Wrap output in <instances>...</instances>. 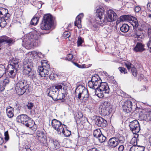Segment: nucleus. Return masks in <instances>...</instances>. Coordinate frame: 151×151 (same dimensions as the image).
Segmentation results:
<instances>
[{
    "instance_id": "f8f14e48",
    "label": "nucleus",
    "mask_w": 151,
    "mask_h": 151,
    "mask_svg": "<svg viewBox=\"0 0 151 151\" xmlns=\"http://www.w3.org/2000/svg\"><path fill=\"white\" fill-rule=\"evenodd\" d=\"M62 86H62V88L60 89L59 92V94L58 95V96H57V98L55 99V100H62V101H63L64 100V99H63L68 94V86L66 84L64 83H63Z\"/></svg>"
},
{
    "instance_id": "4be33fe9",
    "label": "nucleus",
    "mask_w": 151,
    "mask_h": 151,
    "mask_svg": "<svg viewBox=\"0 0 151 151\" xmlns=\"http://www.w3.org/2000/svg\"><path fill=\"white\" fill-rule=\"evenodd\" d=\"M145 45L142 43L137 42L134 48V50L136 52H142L145 49Z\"/></svg>"
},
{
    "instance_id": "680f3d73",
    "label": "nucleus",
    "mask_w": 151,
    "mask_h": 151,
    "mask_svg": "<svg viewBox=\"0 0 151 151\" xmlns=\"http://www.w3.org/2000/svg\"><path fill=\"white\" fill-rule=\"evenodd\" d=\"M141 9L139 7L136 6L134 9V10L136 12H138Z\"/></svg>"
},
{
    "instance_id": "423d86ee",
    "label": "nucleus",
    "mask_w": 151,
    "mask_h": 151,
    "mask_svg": "<svg viewBox=\"0 0 151 151\" xmlns=\"http://www.w3.org/2000/svg\"><path fill=\"white\" fill-rule=\"evenodd\" d=\"M136 103L134 101L127 100L122 102V108L124 111L128 113L131 112L135 109L137 106Z\"/></svg>"
},
{
    "instance_id": "5701e85b",
    "label": "nucleus",
    "mask_w": 151,
    "mask_h": 151,
    "mask_svg": "<svg viewBox=\"0 0 151 151\" xmlns=\"http://www.w3.org/2000/svg\"><path fill=\"white\" fill-rule=\"evenodd\" d=\"M101 80H99V82H92L91 81H89L88 82V86L90 88L94 89H96L99 88L100 85L102 83Z\"/></svg>"
},
{
    "instance_id": "aec40b11",
    "label": "nucleus",
    "mask_w": 151,
    "mask_h": 151,
    "mask_svg": "<svg viewBox=\"0 0 151 151\" xmlns=\"http://www.w3.org/2000/svg\"><path fill=\"white\" fill-rule=\"evenodd\" d=\"M99 89L104 93H109L110 90L107 83L102 82L100 85Z\"/></svg>"
},
{
    "instance_id": "8fccbe9b",
    "label": "nucleus",
    "mask_w": 151,
    "mask_h": 151,
    "mask_svg": "<svg viewBox=\"0 0 151 151\" xmlns=\"http://www.w3.org/2000/svg\"><path fill=\"white\" fill-rule=\"evenodd\" d=\"M83 40L81 37H78V41L77 42L78 46H79L82 44Z\"/></svg>"
},
{
    "instance_id": "2eb2a0df",
    "label": "nucleus",
    "mask_w": 151,
    "mask_h": 151,
    "mask_svg": "<svg viewBox=\"0 0 151 151\" xmlns=\"http://www.w3.org/2000/svg\"><path fill=\"white\" fill-rule=\"evenodd\" d=\"M18 68L9 64L7 66L6 70L7 72H9L8 74L10 77L14 78L17 72Z\"/></svg>"
},
{
    "instance_id": "7c9ffc66",
    "label": "nucleus",
    "mask_w": 151,
    "mask_h": 151,
    "mask_svg": "<svg viewBox=\"0 0 151 151\" xmlns=\"http://www.w3.org/2000/svg\"><path fill=\"white\" fill-rule=\"evenodd\" d=\"M79 16H77L74 22L75 26H77L79 29L82 27L81 24V19H79Z\"/></svg>"
},
{
    "instance_id": "1a4fd4ad",
    "label": "nucleus",
    "mask_w": 151,
    "mask_h": 151,
    "mask_svg": "<svg viewBox=\"0 0 151 151\" xmlns=\"http://www.w3.org/2000/svg\"><path fill=\"white\" fill-rule=\"evenodd\" d=\"M51 124L52 127L56 130L58 134H60L61 132L64 133V129L63 126L65 125L62 124L61 122L56 119H53L51 122Z\"/></svg>"
},
{
    "instance_id": "f3484780",
    "label": "nucleus",
    "mask_w": 151,
    "mask_h": 151,
    "mask_svg": "<svg viewBox=\"0 0 151 151\" xmlns=\"http://www.w3.org/2000/svg\"><path fill=\"white\" fill-rule=\"evenodd\" d=\"M95 124L99 127H104L107 125V121L102 118L97 116L95 119Z\"/></svg>"
},
{
    "instance_id": "20e7f679",
    "label": "nucleus",
    "mask_w": 151,
    "mask_h": 151,
    "mask_svg": "<svg viewBox=\"0 0 151 151\" xmlns=\"http://www.w3.org/2000/svg\"><path fill=\"white\" fill-rule=\"evenodd\" d=\"M28 86L27 82L24 80L19 81L15 86V89L17 93L20 95L29 91Z\"/></svg>"
},
{
    "instance_id": "a211bd4d",
    "label": "nucleus",
    "mask_w": 151,
    "mask_h": 151,
    "mask_svg": "<svg viewBox=\"0 0 151 151\" xmlns=\"http://www.w3.org/2000/svg\"><path fill=\"white\" fill-rule=\"evenodd\" d=\"M142 31L133 28L132 31L130 33V36L135 38H142Z\"/></svg>"
},
{
    "instance_id": "ddd939ff",
    "label": "nucleus",
    "mask_w": 151,
    "mask_h": 151,
    "mask_svg": "<svg viewBox=\"0 0 151 151\" xmlns=\"http://www.w3.org/2000/svg\"><path fill=\"white\" fill-rule=\"evenodd\" d=\"M129 126L130 130L134 134L138 133L140 130V127L138 122L135 120L129 122Z\"/></svg>"
},
{
    "instance_id": "72a5a7b5",
    "label": "nucleus",
    "mask_w": 151,
    "mask_h": 151,
    "mask_svg": "<svg viewBox=\"0 0 151 151\" xmlns=\"http://www.w3.org/2000/svg\"><path fill=\"white\" fill-rule=\"evenodd\" d=\"M147 111H143L140 112L139 114V118L141 120H145L146 119Z\"/></svg>"
},
{
    "instance_id": "cd10ccee",
    "label": "nucleus",
    "mask_w": 151,
    "mask_h": 151,
    "mask_svg": "<svg viewBox=\"0 0 151 151\" xmlns=\"http://www.w3.org/2000/svg\"><path fill=\"white\" fill-rule=\"evenodd\" d=\"M148 36L150 38V40L147 43V46L148 48H151V27L149 28L147 30Z\"/></svg>"
},
{
    "instance_id": "9d476101",
    "label": "nucleus",
    "mask_w": 151,
    "mask_h": 151,
    "mask_svg": "<svg viewBox=\"0 0 151 151\" xmlns=\"http://www.w3.org/2000/svg\"><path fill=\"white\" fill-rule=\"evenodd\" d=\"M121 21L123 20H127L133 27V28L137 27L139 25L137 19L132 16H130L128 15H124L121 17Z\"/></svg>"
},
{
    "instance_id": "39448f33",
    "label": "nucleus",
    "mask_w": 151,
    "mask_h": 151,
    "mask_svg": "<svg viewBox=\"0 0 151 151\" xmlns=\"http://www.w3.org/2000/svg\"><path fill=\"white\" fill-rule=\"evenodd\" d=\"M33 67L32 63L29 60H26L23 63V72L25 75L29 74L30 77L34 80L35 76L34 72L32 71Z\"/></svg>"
},
{
    "instance_id": "473e14b6",
    "label": "nucleus",
    "mask_w": 151,
    "mask_h": 151,
    "mask_svg": "<svg viewBox=\"0 0 151 151\" xmlns=\"http://www.w3.org/2000/svg\"><path fill=\"white\" fill-rule=\"evenodd\" d=\"M112 109H106V108H102L101 109V112L102 114L104 115H109L111 112Z\"/></svg>"
},
{
    "instance_id": "c03bdc74",
    "label": "nucleus",
    "mask_w": 151,
    "mask_h": 151,
    "mask_svg": "<svg viewBox=\"0 0 151 151\" xmlns=\"http://www.w3.org/2000/svg\"><path fill=\"white\" fill-rule=\"evenodd\" d=\"M34 106L33 103L30 102H29L26 106L27 108L28 109L30 110V112H31V109L33 108Z\"/></svg>"
},
{
    "instance_id": "c9c22d12",
    "label": "nucleus",
    "mask_w": 151,
    "mask_h": 151,
    "mask_svg": "<svg viewBox=\"0 0 151 151\" xmlns=\"http://www.w3.org/2000/svg\"><path fill=\"white\" fill-rule=\"evenodd\" d=\"M6 73V69L5 66L3 65H0V78Z\"/></svg>"
},
{
    "instance_id": "4c0bfd02",
    "label": "nucleus",
    "mask_w": 151,
    "mask_h": 151,
    "mask_svg": "<svg viewBox=\"0 0 151 151\" xmlns=\"http://www.w3.org/2000/svg\"><path fill=\"white\" fill-rule=\"evenodd\" d=\"M39 18L38 17H35L32 18L30 22V24L32 25H36L38 22Z\"/></svg>"
},
{
    "instance_id": "7ed1b4c3",
    "label": "nucleus",
    "mask_w": 151,
    "mask_h": 151,
    "mask_svg": "<svg viewBox=\"0 0 151 151\" xmlns=\"http://www.w3.org/2000/svg\"><path fill=\"white\" fill-rule=\"evenodd\" d=\"M52 17L50 14L45 15L40 25V27L42 30H47L51 28L53 24Z\"/></svg>"
},
{
    "instance_id": "864d4df0",
    "label": "nucleus",
    "mask_w": 151,
    "mask_h": 151,
    "mask_svg": "<svg viewBox=\"0 0 151 151\" xmlns=\"http://www.w3.org/2000/svg\"><path fill=\"white\" fill-rule=\"evenodd\" d=\"M145 147L143 146H139L135 151H144Z\"/></svg>"
},
{
    "instance_id": "f704fd0d",
    "label": "nucleus",
    "mask_w": 151,
    "mask_h": 151,
    "mask_svg": "<svg viewBox=\"0 0 151 151\" xmlns=\"http://www.w3.org/2000/svg\"><path fill=\"white\" fill-rule=\"evenodd\" d=\"M102 108L106 109H112V106L110 103L107 101L104 102L102 105Z\"/></svg>"
},
{
    "instance_id": "9b49d317",
    "label": "nucleus",
    "mask_w": 151,
    "mask_h": 151,
    "mask_svg": "<svg viewBox=\"0 0 151 151\" xmlns=\"http://www.w3.org/2000/svg\"><path fill=\"white\" fill-rule=\"evenodd\" d=\"M37 137L40 144L43 146L47 145L46 137L44 132L42 131H37L36 132Z\"/></svg>"
},
{
    "instance_id": "bb28decb",
    "label": "nucleus",
    "mask_w": 151,
    "mask_h": 151,
    "mask_svg": "<svg viewBox=\"0 0 151 151\" xmlns=\"http://www.w3.org/2000/svg\"><path fill=\"white\" fill-rule=\"evenodd\" d=\"M19 60L16 58H13L9 62V64L15 66L16 68H19Z\"/></svg>"
},
{
    "instance_id": "a18cd8bd",
    "label": "nucleus",
    "mask_w": 151,
    "mask_h": 151,
    "mask_svg": "<svg viewBox=\"0 0 151 151\" xmlns=\"http://www.w3.org/2000/svg\"><path fill=\"white\" fill-rule=\"evenodd\" d=\"M118 69L120 72L122 73L126 74L127 73L126 69L124 67H120L118 68Z\"/></svg>"
},
{
    "instance_id": "79ce46f5",
    "label": "nucleus",
    "mask_w": 151,
    "mask_h": 151,
    "mask_svg": "<svg viewBox=\"0 0 151 151\" xmlns=\"http://www.w3.org/2000/svg\"><path fill=\"white\" fill-rule=\"evenodd\" d=\"M2 16L6 17V16L8 14V10L6 9L2 8Z\"/></svg>"
},
{
    "instance_id": "bf43d9fd",
    "label": "nucleus",
    "mask_w": 151,
    "mask_h": 151,
    "mask_svg": "<svg viewBox=\"0 0 151 151\" xmlns=\"http://www.w3.org/2000/svg\"><path fill=\"white\" fill-rule=\"evenodd\" d=\"M124 149V147L123 145H120L118 148V150L119 151H123Z\"/></svg>"
},
{
    "instance_id": "e433bc0d",
    "label": "nucleus",
    "mask_w": 151,
    "mask_h": 151,
    "mask_svg": "<svg viewBox=\"0 0 151 151\" xmlns=\"http://www.w3.org/2000/svg\"><path fill=\"white\" fill-rule=\"evenodd\" d=\"M99 80H101L99 76L95 74L91 78V80L89 81H91L92 82H99Z\"/></svg>"
},
{
    "instance_id": "774afa93",
    "label": "nucleus",
    "mask_w": 151,
    "mask_h": 151,
    "mask_svg": "<svg viewBox=\"0 0 151 151\" xmlns=\"http://www.w3.org/2000/svg\"><path fill=\"white\" fill-rule=\"evenodd\" d=\"M2 8H0V16H2Z\"/></svg>"
},
{
    "instance_id": "f03ea898",
    "label": "nucleus",
    "mask_w": 151,
    "mask_h": 151,
    "mask_svg": "<svg viewBox=\"0 0 151 151\" xmlns=\"http://www.w3.org/2000/svg\"><path fill=\"white\" fill-rule=\"evenodd\" d=\"M40 35L37 32L27 34L22 40V45L27 49H29L34 46L38 45L40 43Z\"/></svg>"
},
{
    "instance_id": "5fc2aeb1",
    "label": "nucleus",
    "mask_w": 151,
    "mask_h": 151,
    "mask_svg": "<svg viewBox=\"0 0 151 151\" xmlns=\"http://www.w3.org/2000/svg\"><path fill=\"white\" fill-rule=\"evenodd\" d=\"M73 55L71 54H69L67 55V59L68 60H70L73 58Z\"/></svg>"
},
{
    "instance_id": "58836bf2",
    "label": "nucleus",
    "mask_w": 151,
    "mask_h": 151,
    "mask_svg": "<svg viewBox=\"0 0 151 151\" xmlns=\"http://www.w3.org/2000/svg\"><path fill=\"white\" fill-rule=\"evenodd\" d=\"M101 134V131L99 129H97L94 131L93 135L96 138H98Z\"/></svg>"
},
{
    "instance_id": "09e8293b",
    "label": "nucleus",
    "mask_w": 151,
    "mask_h": 151,
    "mask_svg": "<svg viewBox=\"0 0 151 151\" xmlns=\"http://www.w3.org/2000/svg\"><path fill=\"white\" fill-rule=\"evenodd\" d=\"M70 32L68 31H66L64 32L63 36L64 38H67L70 36Z\"/></svg>"
},
{
    "instance_id": "6e6d98bb",
    "label": "nucleus",
    "mask_w": 151,
    "mask_h": 151,
    "mask_svg": "<svg viewBox=\"0 0 151 151\" xmlns=\"http://www.w3.org/2000/svg\"><path fill=\"white\" fill-rule=\"evenodd\" d=\"M5 139V140H8L9 139L8 132L7 131L4 133Z\"/></svg>"
},
{
    "instance_id": "3c124183",
    "label": "nucleus",
    "mask_w": 151,
    "mask_h": 151,
    "mask_svg": "<svg viewBox=\"0 0 151 151\" xmlns=\"http://www.w3.org/2000/svg\"><path fill=\"white\" fill-rule=\"evenodd\" d=\"M63 134L65 137H69L71 135V132L70 131L67 130L66 132H65L64 131V133Z\"/></svg>"
},
{
    "instance_id": "b1692460",
    "label": "nucleus",
    "mask_w": 151,
    "mask_h": 151,
    "mask_svg": "<svg viewBox=\"0 0 151 151\" xmlns=\"http://www.w3.org/2000/svg\"><path fill=\"white\" fill-rule=\"evenodd\" d=\"M127 69L129 70L131 69V71L132 75L135 77L137 76V72L136 69L133 67V65L131 63H128L125 64Z\"/></svg>"
},
{
    "instance_id": "6e6552de",
    "label": "nucleus",
    "mask_w": 151,
    "mask_h": 151,
    "mask_svg": "<svg viewBox=\"0 0 151 151\" xmlns=\"http://www.w3.org/2000/svg\"><path fill=\"white\" fill-rule=\"evenodd\" d=\"M63 83L56 84L52 86L50 88V89L49 90L48 93V96L51 97L53 99L55 100L58 96V95L59 94L60 88H62V85Z\"/></svg>"
},
{
    "instance_id": "6ab92c4d",
    "label": "nucleus",
    "mask_w": 151,
    "mask_h": 151,
    "mask_svg": "<svg viewBox=\"0 0 151 151\" xmlns=\"http://www.w3.org/2000/svg\"><path fill=\"white\" fill-rule=\"evenodd\" d=\"M28 118L29 117L26 114H21L17 117L16 120L17 122L24 125Z\"/></svg>"
},
{
    "instance_id": "a19ab883",
    "label": "nucleus",
    "mask_w": 151,
    "mask_h": 151,
    "mask_svg": "<svg viewBox=\"0 0 151 151\" xmlns=\"http://www.w3.org/2000/svg\"><path fill=\"white\" fill-rule=\"evenodd\" d=\"M52 143L55 149H57L59 147L60 144L57 141L53 140H52Z\"/></svg>"
},
{
    "instance_id": "f257e3e1",
    "label": "nucleus",
    "mask_w": 151,
    "mask_h": 151,
    "mask_svg": "<svg viewBox=\"0 0 151 151\" xmlns=\"http://www.w3.org/2000/svg\"><path fill=\"white\" fill-rule=\"evenodd\" d=\"M104 11L103 8L98 7L96 11V16L100 20V24H105V22H112L117 19V16L114 12L109 10L104 15Z\"/></svg>"
},
{
    "instance_id": "2f4dec72",
    "label": "nucleus",
    "mask_w": 151,
    "mask_h": 151,
    "mask_svg": "<svg viewBox=\"0 0 151 151\" xmlns=\"http://www.w3.org/2000/svg\"><path fill=\"white\" fill-rule=\"evenodd\" d=\"M8 18V17H4L3 16L1 17V24H0V26L1 27H4L7 24L6 20H7Z\"/></svg>"
},
{
    "instance_id": "4468645a",
    "label": "nucleus",
    "mask_w": 151,
    "mask_h": 151,
    "mask_svg": "<svg viewBox=\"0 0 151 151\" xmlns=\"http://www.w3.org/2000/svg\"><path fill=\"white\" fill-rule=\"evenodd\" d=\"M50 70V65H47L46 67L39 66L38 68V72L39 73L40 76L42 77L46 76L49 74V71Z\"/></svg>"
},
{
    "instance_id": "49530a36",
    "label": "nucleus",
    "mask_w": 151,
    "mask_h": 151,
    "mask_svg": "<svg viewBox=\"0 0 151 151\" xmlns=\"http://www.w3.org/2000/svg\"><path fill=\"white\" fill-rule=\"evenodd\" d=\"M130 143L133 145V146H136L137 144V139L135 137L133 138L130 141Z\"/></svg>"
},
{
    "instance_id": "69168bd1",
    "label": "nucleus",
    "mask_w": 151,
    "mask_h": 151,
    "mask_svg": "<svg viewBox=\"0 0 151 151\" xmlns=\"http://www.w3.org/2000/svg\"><path fill=\"white\" fill-rule=\"evenodd\" d=\"M78 16H79V19H81V18H82L83 17V13H81Z\"/></svg>"
},
{
    "instance_id": "338daca9",
    "label": "nucleus",
    "mask_w": 151,
    "mask_h": 151,
    "mask_svg": "<svg viewBox=\"0 0 151 151\" xmlns=\"http://www.w3.org/2000/svg\"><path fill=\"white\" fill-rule=\"evenodd\" d=\"M3 142V139L1 137V135H0V145L2 144Z\"/></svg>"
},
{
    "instance_id": "c85d7f7f",
    "label": "nucleus",
    "mask_w": 151,
    "mask_h": 151,
    "mask_svg": "<svg viewBox=\"0 0 151 151\" xmlns=\"http://www.w3.org/2000/svg\"><path fill=\"white\" fill-rule=\"evenodd\" d=\"M129 29V26L128 24H123L120 28V30L121 32L124 33L127 32Z\"/></svg>"
},
{
    "instance_id": "13d9d810",
    "label": "nucleus",
    "mask_w": 151,
    "mask_h": 151,
    "mask_svg": "<svg viewBox=\"0 0 151 151\" xmlns=\"http://www.w3.org/2000/svg\"><path fill=\"white\" fill-rule=\"evenodd\" d=\"M77 66L80 68H86V66L85 64H81V65H79L78 64H77Z\"/></svg>"
},
{
    "instance_id": "0e129e2a",
    "label": "nucleus",
    "mask_w": 151,
    "mask_h": 151,
    "mask_svg": "<svg viewBox=\"0 0 151 151\" xmlns=\"http://www.w3.org/2000/svg\"><path fill=\"white\" fill-rule=\"evenodd\" d=\"M88 151H100L99 150L97 149L96 148H93L91 149H89Z\"/></svg>"
},
{
    "instance_id": "393cba45",
    "label": "nucleus",
    "mask_w": 151,
    "mask_h": 151,
    "mask_svg": "<svg viewBox=\"0 0 151 151\" xmlns=\"http://www.w3.org/2000/svg\"><path fill=\"white\" fill-rule=\"evenodd\" d=\"M6 113L8 116L9 118H11L14 116V109L10 106H8L6 110Z\"/></svg>"
},
{
    "instance_id": "dca6fc26",
    "label": "nucleus",
    "mask_w": 151,
    "mask_h": 151,
    "mask_svg": "<svg viewBox=\"0 0 151 151\" xmlns=\"http://www.w3.org/2000/svg\"><path fill=\"white\" fill-rule=\"evenodd\" d=\"M24 125L27 127H29L32 131V132L35 131L37 129V125L35 124L34 121L30 117L26 122Z\"/></svg>"
},
{
    "instance_id": "a878e982",
    "label": "nucleus",
    "mask_w": 151,
    "mask_h": 151,
    "mask_svg": "<svg viewBox=\"0 0 151 151\" xmlns=\"http://www.w3.org/2000/svg\"><path fill=\"white\" fill-rule=\"evenodd\" d=\"M79 89H80V87L79 86L77 87L75 91V97L77 100H83V99H82V93Z\"/></svg>"
},
{
    "instance_id": "de8ad7c7",
    "label": "nucleus",
    "mask_w": 151,
    "mask_h": 151,
    "mask_svg": "<svg viewBox=\"0 0 151 151\" xmlns=\"http://www.w3.org/2000/svg\"><path fill=\"white\" fill-rule=\"evenodd\" d=\"M10 80L9 78H6L4 79L3 81V85L6 86L7 84H8L10 81Z\"/></svg>"
},
{
    "instance_id": "052dcab7",
    "label": "nucleus",
    "mask_w": 151,
    "mask_h": 151,
    "mask_svg": "<svg viewBox=\"0 0 151 151\" xmlns=\"http://www.w3.org/2000/svg\"><path fill=\"white\" fill-rule=\"evenodd\" d=\"M147 8L149 11L151 12V3H148L147 4Z\"/></svg>"
},
{
    "instance_id": "412c9836",
    "label": "nucleus",
    "mask_w": 151,
    "mask_h": 151,
    "mask_svg": "<svg viewBox=\"0 0 151 151\" xmlns=\"http://www.w3.org/2000/svg\"><path fill=\"white\" fill-rule=\"evenodd\" d=\"M79 87L82 93V99L85 98V100H87L89 96L88 90L82 86H79Z\"/></svg>"
},
{
    "instance_id": "ea45409f",
    "label": "nucleus",
    "mask_w": 151,
    "mask_h": 151,
    "mask_svg": "<svg viewBox=\"0 0 151 151\" xmlns=\"http://www.w3.org/2000/svg\"><path fill=\"white\" fill-rule=\"evenodd\" d=\"M97 138L101 143L104 142L106 139V137L101 134Z\"/></svg>"
},
{
    "instance_id": "603ef678",
    "label": "nucleus",
    "mask_w": 151,
    "mask_h": 151,
    "mask_svg": "<svg viewBox=\"0 0 151 151\" xmlns=\"http://www.w3.org/2000/svg\"><path fill=\"white\" fill-rule=\"evenodd\" d=\"M42 66L41 67H43V65L45 67H46L47 65H49V64L47 63V61L46 60H42L41 61Z\"/></svg>"
},
{
    "instance_id": "4d7b16f0",
    "label": "nucleus",
    "mask_w": 151,
    "mask_h": 151,
    "mask_svg": "<svg viewBox=\"0 0 151 151\" xmlns=\"http://www.w3.org/2000/svg\"><path fill=\"white\" fill-rule=\"evenodd\" d=\"M138 147V146H133L131 147L129 151H135Z\"/></svg>"
},
{
    "instance_id": "0eeeda50",
    "label": "nucleus",
    "mask_w": 151,
    "mask_h": 151,
    "mask_svg": "<svg viewBox=\"0 0 151 151\" xmlns=\"http://www.w3.org/2000/svg\"><path fill=\"white\" fill-rule=\"evenodd\" d=\"M125 141L124 137L123 136L118 137H112L110 138L108 142L109 147L114 148L116 147L119 144H122Z\"/></svg>"
},
{
    "instance_id": "e2e57ef3",
    "label": "nucleus",
    "mask_w": 151,
    "mask_h": 151,
    "mask_svg": "<svg viewBox=\"0 0 151 151\" xmlns=\"http://www.w3.org/2000/svg\"><path fill=\"white\" fill-rule=\"evenodd\" d=\"M55 77L54 74V73L50 74L49 76V78L51 80L54 79L55 78Z\"/></svg>"
},
{
    "instance_id": "c756f323",
    "label": "nucleus",
    "mask_w": 151,
    "mask_h": 151,
    "mask_svg": "<svg viewBox=\"0 0 151 151\" xmlns=\"http://www.w3.org/2000/svg\"><path fill=\"white\" fill-rule=\"evenodd\" d=\"M95 94L99 97L102 98L104 97V93L102 91H101L99 88L95 89Z\"/></svg>"
},
{
    "instance_id": "37998d69",
    "label": "nucleus",
    "mask_w": 151,
    "mask_h": 151,
    "mask_svg": "<svg viewBox=\"0 0 151 151\" xmlns=\"http://www.w3.org/2000/svg\"><path fill=\"white\" fill-rule=\"evenodd\" d=\"M146 121H151V111H147Z\"/></svg>"
}]
</instances>
